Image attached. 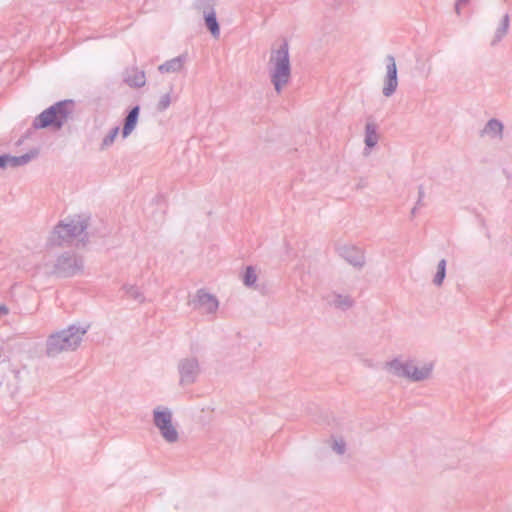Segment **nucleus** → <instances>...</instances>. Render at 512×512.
Instances as JSON below:
<instances>
[{
  "instance_id": "nucleus-31",
  "label": "nucleus",
  "mask_w": 512,
  "mask_h": 512,
  "mask_svg": "<svg viewBox=\"0 0 512 512\" xmlns=\"http://www.w3.org/2000/svg\"><path fill=\"white\" fill-rule=\"evenodd\" d=\"M417 209H418V206H415V207L412 208V210H411L412 216H414L416 214Z\"/></svg>"
},
{
  "instance_id": "nucleus-6",
  "label": "nucleus",
  "mask_w": 512,
  "mask_h": 512,
  "mask_svg": "<svg viewBox=\"0 0 512 512\" xmlns=\"http://www.w3.org/2000/svg\"><path fill=\"white\" fill-rule=\"evenodd\" d=\"M83 257L75 252L66 251L60 254L51 268L44 271L47 275H55L61 278H70L83 272Z\"/></svg>"
},
{
  "instance_id": "nucleus-28",
  "label": "nucleus",
  "mask_w": 512,
  "mask_h": 512,
  "mask_svg": "<svg viewBox=\"0 0 512 512\" xmlns=\"http://www.w3.org/2000/svg\"><path fill=\"white\" fill-rule=\"evenodd\" d=\"M7 155H0V168H7Z\"/></svg>"
},
{
  "instance_id": "nucleus-12",
  "label": "nucleus",
  "mask_w": 512,
  "mask_h": 512,
  "mask_svg": "<svg viewBox=\"0 0 512 512\" xmlns=\"http://www.w3.org/2000/svg\"><path fill=\"white\" fill-rule=\"evenodd\" d=\"M503 131V123L496 118H492L488 120V122L481 130V136L488 137L491 140L501 141L503 139Z\"/></svg>"
},
{
  "instance_id": "nucleus-32",
  "label": "nucleus",
  "mask_w": 512,
  "mask_h": 512,
  "mask_svg": "<svg viewBox=\"0 0 512 512\" xmlns=\"http://www.w3.org/2000/svg\"><path fill=\"white\" fill-rule=\"evenodd\" d=\"M421 203H422V199L418 198V201H417L416 206H418V207H419V206L421 205Z\"/></svg>"
},
{
  "instance_id": "nucleus-25",
  "label": "nucleus",
  "mask_w": 512,
  "mask_h": 512,
  "mask_svg": "<svg viewBox=\"0 0 512 512\" xmlns=\"http://www.w3.org/2000/svg\"><path fill=\"white\" fill-rule=\"evenodd\" d=\"M331 448L338 455H343L346 451V443L342 438H333Z\"/></svg>"
},
{
  "instance_id": "nucleus-7",
  "label": "nucleus",
  "mask_w": 512,
  "mask_h": 512,
  "mask_svg": "<svg viewBox=\"0 0 512 512\" xmlns=\"http://www.w3.org/2000/svg\"><path fill=\"white\" fill-rule=\"evenodd\" d=\"M153 424L159 430L165 442L174 444L179 440V433L173 424V413L166 406H157L152 411Z\"/></svg>"
},
{
  "instance_id": "nucleus-15",
  "label": "nucleus",
  "mask_w": 512,
  "mask_h": 512,
  "mask_svg": "<svg viewBox=\"0 0 512 512\" xmlns=\"http://www.w3.org/2000/svg\"><path fill=\"white\" fill-rule=\"evenodd\" d=\"M379 140V134L377 133V125L374 122H367L365 125V151L364 154L368 155L370 149L374 148Z\"/></svg>"
},
{
  "instance_id": "nucleus-2",
  "label": "nucleus",
  "mask_w": 512,
  "mask_h": 512,
  "mask_svg": "<svg viewBox=\"0 0 512 512\" xmlns=\"http://www.w3.org/2000/svg\"><path fill=\"white\" fill-rule=\"evenodd\" d=\"M385 369L393 376L407 379L411 382H423L432 377L434 363L418 361L415 358L399 356L386 362Z\"/></svg>"
},
{
  "instance_id": "nucleus-26",
  "label": "nucleus",
  "mask_w": 512,
  "mask_h": 512,
  "mask_svg": "<svg viewBox=\"0 0 512 512\" xmlns=\"http://www.w3.org/2000/svg\"><path fill=\"white\" fill-rule=\"evenodd\" d=\"M171 104V94L166 93L162 95L157 104V110L162 112L165 111Z\"/></svg>"
},
{
  "instance_id": "nucleus-24",
  "label": "nucleus",
  "mask_w": 512,
  "mask_h": 512,
  "mask_svg": "<svg viewBox=\"0 0 512 512\" xmlns=\"http://www.w3.org/2000/svg\"><path fill=\"white\" fill-rule=\"evenodd\" d=\"M119 133V127H114L110 130V132L103 138L100 149L105 150L109 148L115 141L116 137Z\"/></svg>"
},
{
  "instance_id": "nucleus-4",
  "label": "nucleus",
  "mask_w": 512,
  "mask_h": 512,
  "mask_svg": "<svg viewBox=\"0 0 512 512\" xmlns=\"http://www.w3.org/2000/svg\"><path fill=\"white\" fill-rule=\"evenodd\" d=\"M75 104L72 100H63L55 103L41 112L33 121L35 129L52 128L60 130L72 119Z\"/></svg>"
},
{
  "instance_id": "nucleus-8",
  "label": "nucleus",
  "mask_w": 512,
  "mask_h": 512,
  "mask_svg": "<svg viewBox=\"0 0 512 512\" xmlns=\"http://www.w3.org/2000/svg\"><path fill=\"white\" fill-rule=\"evenodd\" d=\"M177 369L179 373V383L182 386L195 383L201 373L199 360L195 356H187L180 359Z\"/></svg>"
},
{
  "instance_id": "nucleus-10",
  "label": "nucleus",
  "mask_w": 512,
  "mask_h": 512,
  "mask_svg": "<svg viewBox=\"0 0 512 512\" xmlns=\"http://www.w3.org/2000/svg\"><path fill=\"white\" fill-rule=\"evenodd\" d=\"M194 306L203 314H215L219 307L218 299L204 290H198L194 300Z\"/></svg>"
},
{
  "instance_id": "nucleus-19",
  "label": "nucleus",
  "mask_w": 512,
  "mask_h": 512,
  "mask_svg": "<svg viewBox=\"0 0 512 512\" xmlns=\"http://www.w3.org/2000/svg\"><path fill=\"white\" fill-rule=\"evenodd\" d=\"M510 26V17L505 14L500 22L499 27L496 29L493 39L491 40V46H496L507 34Z\"/></svg>"
},
{
  "instance_id": "nucleus-21",
  "label": "nucleus",
  "mask_w": 512,
  "mask_h": 512,
  "mask_svg": "<svg viewBox=\"0 0 512 512\" xmlns=\"http://www.w3.org/2000/svg\"><path fill=\"white\" fill-rule=\"evenodd\" d=\"M257 279L256 269L253 266H247L242 276L243 284L248 288H255Z\"/></svg>"
},
{
  "instance_id": "nucleus-9",
  "label": "nucleus",
  "mask_w": 512,
  "mask_h": 512,
  "mask_svg": "<svg viewBox=\"0 0 512 512\" xmlns=\"http://www.w3.org/2000/svg\"><path fill=\"white\" fill-rule=\"evenodd\" d=\"M385 60L386 75L384 78L382 93L385 97H391L398 87L397 66L395 58L392 55H387Z\"/></svg>"
},
{
  "instance_id": "nucleus-17",
  "label": "nucleus",
  "mask_w": 512,
  "mask_h": 512,
  "mask_svg": "<svg viewBox=\"0 0 512 512\" xmlns=\"http://www.w3.org/2000/svg\"><path fill=\"white\" fill-rule=\"evenodd\" d=\"M140 108L139 106L133 107L125 118L122 135L124 138L129 136L136 127Z\"/></svg>"
},
{
  "instance_id": "nucleus-29",
  "label": "nucleus",
  "mask_w": 512,
  "mask_h": 512,
  "mask_svg": "<svg viewBox=\"0 0 512 512\" xmlns=\"http://www.w3.org/2000/svg\"><path fill=\"white\" fill-rule=\"evenodd\" d=\"M9 314V309L6 305L0 304V316H6Z\"/></svg>"
},
{
  "instance_id": "nucleus-27",
  "label": "nucleus",
  "mask_w": 512,
  "mask_h": 512,
  "mask_svg": "<svg viewBox=\"0 0 512 512\" xmlns=\"http://www.w3.org/2000/svg\"><path fill=\"white\" fill-rule=\"evenodd\" d=\"M469 0H458L455 4V11L457 14H460V8L462 5H466Z\"/></svg>"
},
{
  "instance_id": "nucleus-5",
  "label": "nucleus",
  "mask_w": 512,
  "mask_h": 512,
  "mask_svg": "<svg viewBox=\"0 0 512 512\" xmlns=\"http://www.w3.org/2000/svg\"><path fill=\"white\" fill-rule=\"evenodd\" d=\"M87 220L81 216H74L60 221L52 230L48 244L62 246L71 243L74 239L84 240Z\"/></svg>"
},
{
  "instance_id": "nucleus-18",
  "label": "nucleus",
  "mask_w": 512,
  "mask_h": 512,
  "mask_svg": "<svg viewBox=\"0 0 512 512\" xmlns=\"http://www.w3.org/2000/svg\"><path fill=\"white\" fill-rule=\"evenodd\" d=\"M36 156H37V151H30L21 156L7 155V166L15 168V167L26 165Z\"/></svg>"
},
{
  "instance_id": "nucleus-13",
  "label": "nucleus",
  "mask_w": 512,
  "mask_h": 512,
  "mask_svg": "<svg viewBox=\"0 0 512 512\" xmlns=\"http://www.w3.org/2000/svg\"><path fill=\"white\" fill-rule=\"evenodd\" d=\"M340 254L348 263L355 267H362L365 263L363 252L355 246L340 248Z\"/></svg>"
},
{
  "instance_id": "nucleus-14",
  "label": "nucleus",
  "mask_w": 512,
  "mask_h": 512,
  "mask_svg": "<svg viewBox=\"0 0 512 512\" xmlns=\"http://www.w3.org/2000/svg\"><path fill=\"white\" fill-rule=\"evenodd\" d=\"M187 61V55L182 54L170 60H167L163 64L158 66L160 73H178L182 71Z\"/></svg>"
},
{
  "instance_id": "nucleus-1",
  "label": "nucleus",
  "mask_w": 512,
  "mask_h": 512,
  "mask_svg": "<svg viewBox=\"0 0 512 512\" xmlns=\"http://www.w3.org/2000/svg\"><path fill=\"white\" fill-rule=\"evenodd\" d=\"M88 326L72 324L65 329L55 331L47 336L45 354L55 358L62 353L73 352L81 345Z\"/></svg>"
},
{
  "instance_id": "nucleus-23",
  "label": "nucleus",
  "mask_w": 512,
  "mask_h": 512,
  "mask_svg": "<svg viewBox=\"0 0 512 512\" xmlns=\"http://www.w3.org/2000/svg\"><path fill=\"white\" fill-rule=\"evenodd\" d=\"M446 275V260L442 259L439 261L437 266V272L433 279V283L436 286H441Z\"/></svg>"
},
{
  "instance_id": "nucleus-3",
  "label": "nucleus",
  "mask_w": 512,
  "mask_h": 512,
  "mask_svg": "<svg viewBox=\"0 0 512 512\" xmlns=\"http://www.w3.org/2000/svg\"><path fill=\"white\" fill-rule=\"evenodd\" d=\"M267 69L275 91L280 94L291 79V63L287 41H283L277 48L271 49Z\"/></svg>"
},
{
  "instance_id": "nucleus-11",
  "label": "nucleus",
  "mask_w": 512,
  "mask_h": 512,
  "mask_svg": "<svg viewBox=\"0 0 512 512\" xmlns=\"http://www.w3.org/2000/svg\"><path fill=\"white\" fill-rule=\"evenodd\" d=\"M327 304L335 309L346 311L352 308L355 300L349 294H341L337 292H330L324 297Z\"/></svg>"
},
{
  "instance_id": "nucleus-20",
  "label": "nucleus",
  "mask_w": 512,
  "mask_h": 512,
  "mask_svg": "<svg viewBox=\"0 0 512 512\" xmlns=\"http://www.w3.org/2000/svg\"><path fill=\"white\" fill-rule=\"evenodd\" d=\"M123 290L125 292V295L128 298H130L140 304L145 302L144 294L138 286L127 284V285L123 286Z\"/></svg>"
},
{
  "instance_id": "nucleus-22",
  "label": "nucleus",
  "mask_w": 512,
  "mask_h": 512,
  "mask_svg": "<svg viewBox=\"0 0 512 512\" xmlns=\"http://www.w3.org/2000/svg\"><path fill=\"white\" fill-rule=\"evenodd\" d=\"M205 24L214 37L219 36L220 29L214 11L205 15Z\"/></svg>"
},
{
  "instance_id": "nucleus-16",
  "label": "nucleus",
  "mask_w": 512,
  "mask_h": 512,
  "mask_svg": "<svg viewBox=\"0 0 512 512\" xmlns=\"http://www.w3.org/2000/svg\"><path fill=\"white\" fill-rule=\"evenodd\" d=\"M124 82L128 84L130 87H143L146 83L145 73L143 71H139L136 68L127 70L125 72Z\"/></svg>"
},
{
  "instance_id": "nucleus-30",
  "label": "nucleus",
  "mask_w": 512,
  "mask_h": 512,
  "mask_svg": "<svg viewBox=\"0 0 512 512\" xmlns=\"http://www.w3.org/2000/svg\"><path fill=\"white\" fill-rule=\"evenodd\" d=\"M423 197H424V190H423V188H422V187H420V188H419V198H420V199H423Z\"/></svg>"
}]
</instances>
